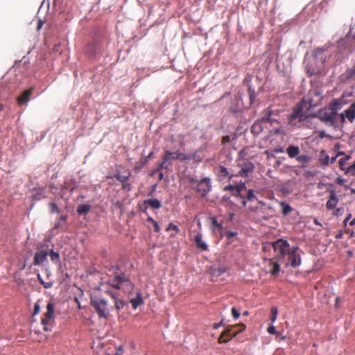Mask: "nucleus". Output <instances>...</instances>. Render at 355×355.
Returning <instances> with one entry per match:
<instances>
[{"label":"nucleus","mask_w":355,"mask_h":355,"mask_svg":"<svg viewBox=\"0 0 355 355\" xmlns=\"http://www.w3.org/2000/svg\"><path fill=\"white\" fill-rule=\"evenodd\" d=\"M106 284L113 288L116 290L123 289L128 293H130L135 286L129 277L125 273L115 274L112 278L107 279Z\"/></svg>","instance_id":"nucleus-1"},{"label":"nucleus","mask_w":355,"mask_h":355,"mask_svg":"<svg viewBox=\"0 0 355 355\" xmlns=\"http://www.w3.org/2000/svg\"><path fill=\"white\" fill-rule=\"evenodd\" d=\"M245 329V325L238 324L234 326H229L220 335L218 342L219 343H227L231 338L236 336L239 333Z\"/></svg>","instance_id":"nucleus-2"},{"label":"nucleus","mask_w":355,"mask_h":355,"mask_svg":"<svg viewBox=\"0 0 355 355\" xmlns=\"http://www.w3.org/2000/svg\"><path fill=\"white\" fill-rule=\"evenodd\" d=\"M91 305L95 309L99 318H108L110 313L107 308V302L105 300L101 298H92Z\"/></svg>","instance_id":"nucleus-3"},{"label":"nucleus","mask_w":355,"mask_h":355,"mask_svg":"<svg viewBox=\"0 0 355 355\" xmlns=\"http://www.w3.org/2000/svg\"><path fill=\"white\" fill-rule=\"evenodd\" d=\"M250 211L257 213L262 219L267 220L272 215L270 213L274 212V209L270 205H266L265 202L258 200L257 205L249 207Z\"/></svg>","instance_id":"nucleus-4"},{"label":"nucleus","mask_w":355,"mask_h":355,"mask_svg":"<svg viewBox=\"0 0 355 355\" xmlns=\"http://www.w3.org/2000/svg\"><path fill=\"white\" fill-rule=\"evenodd\" d=\"M338 113L331 110L328 107L320 110L317 114L318 119L330 126H335Z\"/></svg>","instance_id":"nucleus-5"},{"label":"nucleus","mask_w":355,"mask_h":355,"mask_svg":"<svg viewBox=\"0 0 355 355\" xmlns=\"http://www.w3.org/2000/svg\"><path fill=\"white\" fill-rule=\"evenodd\" d=\"M54 304L52 302H49L46 306V312L42 318V324L45 331L51 330L52 324L54 322Z\"/></svg>","instance_id":"nucleus-6"},{"label":"nucleus","mask_w":355,"mask_h":355,"mask_svg":"<svg viewBox=\"0 0 355 355\" xmlns=\"http://www.w3.org/2000/svg\"><path fill=\"white\" fill-rule=\"evenodd\" d=\"M273 112L270 110H268L267 114L262 117L261 120L259 121H256L253 123L251 128V132L254 135H259L262 130H263V127L262 123H270L272 124L273 122L277 121V119L272 117Z\"/></svg>","instance_id":"nucleus-7"},{"label":"nucleus","mask_w":355,"mask_h":355,"mask_svg":"<svg viewBox=\"0 0 355 355\" xmlns=\"http://www.w3.org/2000/svg\"><path fill=\"white\" fill-rule=\"evenodd\" d=\"M271 245L274 250L277 252L282 258H284V257L292 250L288 242L282 239L272 243Z\"/></svg>","instance_id":"nucleus-8"},{"label":"nucleus","mask_w":355,"mask_h":355,"mask_svg":"<svg viewBox=\"0 0 355 355\" xmlns=\"http://www.w3.org/2000/svg\"><path fill=\"white\" fill-rule=\"evenodd\" d=\"M211 180L209 178H205L198 182L197 186L195 187L197 192H198L202 197H205L211 189Z\"/></svg>","instance_id":"nucleus-9"},{"label":"nucleus","mask_w":355,"mask_h":355,"mask_svg":"<svg viewBox=\"0 0 355 355\" xmlns=\"http://www.w3.org/2000/svg\"><path fill=\"white\" fill-rule=\"evenodd\" d=\"M298 250V247H293L292 250L288 253V262L286 263V266L290 264L293 268H296L300 266L302 261L300 258V255L297 253Z\"/></svg>","instance_id":"nucleus-10"},{"label":"nucleus","mask_w":355,"mask_h":355,"mask_svg":"<svg viewBox=\"0 0 355 355\" xmlns=\"http://www.w3.org/2000/svg\"><path fill=\"white\" fill-rule=\"evenodd\" d=\"M101 50V44L97 40L89 42L84 49V51L89 56H94Z\"/></svg>","instance_id":"nucleus-11"},{"label":"nucleus","mask_w":355,"mask_h":355,"mask_svg":"<svg viewBox=\"0 0 355 355\" xmlns=\"http://www.w3.org/2000/svg\"><path fill=\"white\" fill-rule=\"evenodd\" d=\"M303 105L302 103H298L294 107L292 113L290 115L289 120L292 121L299 119L300 121L305 119L306 116L302 114Z\"/></svg>","instance_id":"nucleus-12"},{"label":"nucleus","mask_w":355,"mask_h":355,"mask_svg":"<svg viewBox=\"0 0 355 355\" xmlns=\"http://www.w3.org/2000/svg\"><path fill=\"white\" fill-rule=\"evenodd\" d=\"M193 241L200 251L208 250V245L202 240V234L200 232L193 236Z\"/></svg>","instance_id":"nucleus-13"},{"label":"nucleus","mask_w":355,"mask_h":355,"mask_svg":"<svg viewBox=\"0 0 355 355\" xmlns=\"http://www.w3.org/2000/svg\"><path fill=\"white\" fill-rule=\"evenodd\" d=\"M254 166L252 162H245L241 169L238 172L237 176L248 177L250 173H252Z\"/></svg>","instance_id":"nucleus-14"},{"label":"nucleus","mask_w":355,"mask_h":355,"mask_svg":"<svg viewBox=\"0 0 355 355\" xmlns=\"http://www.w3.org/2000/svg\"><path fill=\"white\" fill-rule=\"evenodd\" d=\"M48 256L47 251H40L35 254L33 265L40 266L46 259Z\"/></svg>","instance_id":"nucleus-15"},{"label":"nucleus","mask_w":355,"mask_h":355,"mask_svg":"<svg viewBox=\"0 0 355 355\" xmlns=\"http://www.w3.org/2000/svg\"><path fill=\"white\" fill-rule=\"evenodd\" d=\"M130 175V173L128 175H121L120 174L115 175L116 179L121 182L123 189L126 191H130L131 189L130 184L128 182Z\"/></svg>","instance_id":"nucleus-16"},{"label":"nucleus","mask_w":355,"mask_h":355,"mask_svg":"<svg viewBox=\"0 0 355 355\" xmlns=\"http://www.w3.org/2000/svg\"><path fill=\"white\" fill-rule=\"evenodd\" d=\"M338 202V198L336 195L334 191H331V195L329 196V200L327 202L326 207L328 210L334 209Z\"/></svg>","instance_id":"nucleus-17"},{"label":"nucleus","mask_w":355,"mask_h":355,"mask_svg":"<svg viewBox=\"0 0 355 355\" xmlns=\"http://www.w3.org/2000/svg\"><path fill=\"white\" fill-rule=\"evenodd\" d=\"M144 202L146 206L145 207L144 209H142V211H145L147 209L148 206L154 209H158L162 207L161 202L156 198L147 199L145 200Z\"/></svg>","instance_id":"nucleus-18"},{"label":"nucleus","mask_w":355,"mask_h":355,"mask_svg":"<svg viewBox=\"0 0 355 355\" xmlns=\"http://www.w3.org/2000/svg\"><path fill=\"white\" fill-rule=\"evenodd\" d=\"M343 112L345 116H346L347 119L350 123H353L355 120V101L353 102L348 109L345 110Z\"/></svg>","instance_id":"nucleus-19"},{"label":"nucleus","mask_w":355,"mask_h":355,"mask_svg":"<svg viewBox=\"0 0 355 355\" xmlns=\"http://www.w3.org/2000/svg\"><path fill=\"white\" fill-rule=\"evenodd\" d=\"M33 89H28L25 90L22 94L18 98V104L23 105L26 103L29 99L30 96L32 94Z\"/></svg>","instance_id":"nucleus-20"},{"label":"nucleus","mask_w":355,"mask_h":355,"mask_svg":"<svg viewBox=\"0 0 355 355\" xmlns=\"http://www.w3.org/2000/svg\"><path fill=\"white\" fill-rule=\"evenodd\" d=\"M153 157V152H150L148 156L137 162L134 169L135 171L141 170L148 162V160Z\"/></svg>","instance_id":"nucleus-21"},{"label":"nucleus","mask_w":355,"mask_h":355,"mask_svg":"<svg viewBox=\"0 0 355 355\" xmlns=\"http://www.w3.org/2000/svg\"><path fill=\"white\" fill-rule=\"evenodd\" d=\"M196 153H194L193 155H189V154H185L183 153H180L179 151H175V158L180 161L196 159Z\"/></svg>","instance_id":"nucleus-22"},{"label":"nucleus","mask_w":355,"mask_h":355,"mask_svg":"<svg viewBox=\"0 0 355 355\" xmlns=\"http://www.w3.org/2000/svg\"><path fill=\"white\" fill-rule=\"evenodd\" d=\"M286 153L290 158H296L300 153V148L298 146L290 145L286 148Z\"/></svg>","instance_id":"nucleus-23"},{"label":"nucleus","mask_w":355,"mask_h":355,"mask_svg":"<svg viewBox=\"0 0 355 355\" xmlns=\"http://www.w3.org/2000/svg\"><path fill=\"white\" fill-rule=\"evenodd\" d=\"M162 159H165V162H168L170 166H171V162L173 160L177 159L175 158V152H171L168 150H165Z\"/></svg>","instance_id":"nucleus-24"},{"label":"nucleus","mask_w":355,"mask_h":355,"mask_svg":"<svg viewBox=\"0 0 355 355\" xmlns=\"http://www.w3.org/2000/svg\"><path fill=\"white\" fill-rule=\"evenodd\" d=\"M91 208L92 207L90 205L82 204L78 205L76 211L79 215L84 216L87 215L89 212Z\"/></svg>","instance_id":"nucleus-25"},{"label":"nucleus","mask_w":355,"mask_h":355,"mask_svg":"<svg viewBox=\"0 0 355 355\" xmlns=\"http://www.w3.org/2000/svg\"><path fill=\"white\" fill-rule=\"evenodd\" d=\"M130 303L133 309H136L138 306L144 304V300L141 293H137L136 297L130 300Z\"/></svg>","instance_id":"nucleus-26"},{"label":"nucleus","mask_w":355,"mask_h":355,"mask_svg":"<svg viewBox=\"0 0 355 355\" xmlns=\"http://www.w3.org/2000/svg\"><path fill=\"white\" fill-rule=\"evenodd\" d=\"M328 107L334 112H337L338 110L341 109L342 107V102L340 99H334Z\"/></svg>","instance_id":"nucleus-27"},{"label":"nucleus","mask_w":355,"mask_h":355,"mask_svg":"<svg viewBox=\"0 0 355 355\" xmlns=\"http://www.w3.org/2000/svg\"><path fill=\"white\" fill-rule=\"evenodd\" d=\"M217 175L222 180L226 178L229 175V171L227 168L223 166H219L217 168Z\"/></svg>","instance_id":"nucleus-28"},{"label":"nucleus","mask_w":355,"mask_h":355,"mask_svg":"<svg viewBox=\"0 0 355 355\" xmlns=\"http://www.w3.org/2000/svg\"><path fill=\"white\" fill-rule=\"evenodd\" d=\"M319 161L323 166H327L329 164V156L325 153L324 150L321 151Z\"/></svg>","instance_id":"nucleus-29"},{"label":"nucleus","mask_w":355,"mask_h":355,"mask_svg":"<svg viewBox=\"0 0 355 355\" xmlns=\"http://www.w3.org/2000/svg\"><path fill=\"white\" fill-rule=\"evenodd\" d=\"M270 264L272 266V269L270 272L272 276H277L280 271L279 265L277 263L274 262L272 260H270Z\"/></svg>","instance_id":"nucleus-30"},{"label":"nucleus","mask_w":355,"mask_h":355,"mask_svg":"<svg viewBox=\"0 0 355 355\" xmlns=\"http://www.w3.org/2000/svg\"><path fill=\"white\" fill-rule=\"evenodd\" d=\"M280 205L282 207V214L284 216H287L293 211V208L288 204L284 202H282Z\"/></svg>","instance_id":"nucleus-31"},{"label":"nucleus","mask_w":355,"mask_h":355,"mask_svg":"<svg viewBox=\"0 0 355 355\" xmlns=\"http://www.w3.org/2000/svg\"><path fill=\"white\" fill-rule=\"evenodd\" d=\"M49 254L50 256L51 260L53 263H55V264L60 263V255L58 252H55L53 250H51Z\"/></svg>","instance_id":"nucleus-32"},{"label":"nucleus","mask_w":355,"mask_h":355,"mask_svg":"<svg viewBox=\"0 0 355 355\" xmlns=\"http://www.w3.org/2000/svg\"><path fill=\"white\" fill-rule=\"evenodd\" d=\"M243 189H246V187L244 184L238 185L236 188L234 189V191L232 192V194L236 197L243 198V196L241 193Z\"/></svg>","instance_id":"nucleus-33"},{"label":"nucleus","mask_w":355,"mask_h":355,"mask_svg":"<svg viewBox=\"0 0 355 355\" xmlns=\"http://www.w3.org/2000/svg\"><path fill=\"white\" fill-rule=\"evenodd\" d=\"M351 158L350 155H346L344 157H342L339 159V166L342 171H346V168L345 166L347 164V162Z\"/></svg>","instance_id":"nucleus-34"},{"label":"nucleus","mask_w":355,"mask_h":355,"mask_svg":"<svg viewBox=\"0 0 355 355\" xmlns=\"http://www.w3.org/2000/svg\"><path fill=\"white\" fill-rule=\"evenodd\" d=\"M146 220L148 223L152 224L155 232H159L160 231L158 223L156 220H155L151 216H148Z\"/></svg>","instance_id":"nucleus-35"},{"label":"nucleus","mask_w":355,"mask_h":355,"mask_svg":"<svg viewBox=\"0 0 355 355\" xmlns=\"http://www.w3.org/2000/svg\"><path fill=\"white\" fill-rule=\"evenodd\" d=\"M114 307L118 311L122 309L125 304V302L119 299L118 297L116 298H115L114 300Z\"/></svg>","instance_id":"nucleus-36"},{"label":"nucleus","mask_w":355,"mask_h":355,"mask_svg":"<svg viewBox=\"0 0 355 355\" xmlns=\"http://www.w3.org/2000/svg\"><path fill=\"white\" fill-rule=\"evenodd\" d=\"M105 286H106V284H101V290H102L104 293H107V295H110V296L113 300H114L115 298H116V297H117V294H116V293H114V292H113V291H112L109 290V289H107V290L105 289L104 288H105Z\"/></svg>","instance_id":"nucleus-37"},{"label":"nucleus","mask_w":355,"mask_h":355,"mask_svg":"<svg viewBox=\"0 0 355 355\" xmlns=\"http://www.w3.org/2000/svg\"><path fill=\"white\" fill-rule=\"evenodd\" d=\"M296 159L302 164H306L310 161V157L306 155H298V156L296 157Z\"/></svg>","instance_id":"nucleus-38"},{"label":"nucleus","mask_w":355,"mask_h":355,"mask_svg":"<svg viewBox=\"0 0 355 355\" xmlns=\"http://www.w3.org/2000/svg\"><path fill=\"white\" fill-rule=\"evenodd\" d=\"M37 279L39 282L45 288H51L53 286L52 282H46L41 277L40 275H37Z\"/></svg>","instance_id":"nucleus-39"},{"label":"nucleus","mask_w":355,"mask_h":355,"mask_svg":"<svg viewBox=\"0 0 355 355\" xmlns=\"http://www.w3.org/2000/svg\"><path fill=\"white\" fill-rule=\"evenodd\" d=\"M49 206L51 213H58V214L60 213V209L58 207V206L57 205V204H55V202H51L49 203Z\"/></svg>","instance_id":"nucleus-40"},{"label":"nucleus","mask_w":355,"mask_h":355,"mask_svg":"<svg viewBox=\"0 0 355 355\" xmlns=\"http://www.w3.org/2000/svg\"><path fill=\"white\" fill-rule=\"evenodd\" d=\"M277 313H278V311H277V307L272 306L271 308V313H270V320H271L272 322H274L276 320Z\"/></svg>","instance_id":"nucleus-41"},{"label":"nucleus","mask_w":355,"mask_h":355,"mask_svg":"<svg viewBox=\"0 0 355 355\" xmlns=\"http://www.w3.org/2000/svg\"><path fill=\"white\" fill-rule=\"evenodd\" d=\"M225 272H226V268L225 267H219V268L214 270L213 274L216 275V276H220V275L224 274Z\"/></svg>","instance_id":"nucleus-42"},{"label":"nucleus","mask_w":355,"mask_h":355,"mask_svg":"<svg viewBox=\"0 0 355 355\" xmlns=\"http://www.w3.org/2000/svg\"><path fill=\"white\" fill-rule=\"evenodd\" d=\"M246 198L248 201H252L256 198L254 190H252V189L248 190Z\"/></svg>","instance_id":"nucleus-43"},{"label":"nucleus","mask_w":355,"mask_h":355,"mask_svg":"<svg viewBox=\"0 0 355 355\" xmlns=\"http://www.w3.org/2000/svg\"><path fill=\"white\" fill-rule=\"evenodd\" d=\"M212 229L213 230H215L216 229L220 230L223 229L222 225L218 223L215 218L212 219Z\"/></svg>","instance_id":"nucleus-44"},{"label":"nucleus","mask_w":355,"mask_h":355,"mask_svg":"<svg viewBox=\"0 0 355 355\" xmlns=\"http://www.w3.org/2000/svg\"><path fill=\"white\" fill-rule=\"evenodd\" d=\"M268 332L270 334H275V335H279L280 333L279 331H277L275 329V327L273 325H270L268 327L267 329Z\"/></svg>","instance_id":"nucleus-45"},{"label":"nucleus","mask_w":355,"mask_h":355,"mask_svg":"<svg viewBox=\"0 0 355 355\" xmlns=\"http://www.w3.org/2000/svg\"><path fill=\"white\" fill-rule=\"evenodd\" d=\"M168 166H170V164H168V162H165V159H163L162 162L159 164V165L158 166V168L157 170L158 171H160L162 169H168Z\"/></svg>","instance_id":"nucleus-46"},{"label":"nucleus","mask_w":355,"mask_h":355,"mask_svg":"<svg viewBox=\"0 0 355 355\" xmlns=\"http://www.w3.org/2000/svg\"><path fill=\"white\" fill-rule=\"evenodd\" d=\"M346 173H349L352 175H355V163L347 168Z\"/></svg>","instance_id":"nucleus-47"},{"label":"nucleus","mask_w":355,"mask_h":355,"mask_svg":"<svg viewBox=\"0 0 355 355\" xmlns=\"http://www.w3.org/2000/svg\"><path fill=\"white\" fill-rule=\"evenodd\" d=\"M231 311H232V316L235 320H236L239 318L240 313L235 307L232 308Z\"/></svg>","instance_id":"nucleus-48"},{"label":"nucleus","mask_w":355,"mask_h":355,"mask_svg":"<svg viewBox=\"0 0 355 355\" xmlns=\"http://www.w3.org/2000/svg\"><path fill=\"white\" fill-rule=\"evenodd\" d=\"M355 75V65L347 71V76L352 78Z\"/></svg>","instance_id":"nucleus-49"},{"label":"nucleus","mask_w":355,"mask_h":355,"mask_svg":"<svg viewBox=\"0 0 355 355\" xmlns=\"http://www.w3.org/2000/svg\"><path fill=\"white\" fill-rule=\"evenodd\" d=\"M189 183L193 186V188H195L194 185L197 186L198 182H199V180L193 177L189 178Z\"/></svg>","instance_id":"nucleus-50"},{"label":"nucleus","mask_w":355,"mask_h":355,"mask_svg":"<svg viewBox=\"0 0 355 355\" xmlns=\"http://www.w3.org/2000/svg\"><path fill=\"white\" fill-rule=\"evenodd\" d=\"M40 312V304L37 302L34 305V311H33V315H37Z\"/></svg>","instance_id":"nucleus-51"},{"label":"nucleus","mask_w":355,"mask_h":355,"mask_svg":"<svg viewBox=\"0 0 355 355\" xmlns=\"http://www.w3.org/2000/svg\"><path fill=\"white\" fill-rule=\"evenodd\" d=\"M231 141V138L229 135L223 136L222 137V144L223 145H225L226 144L229 143Z\"/></svg>","instance_id":"nucleus-52"},{"label":"nucleus","mask_w":355,"mask_h":355,"mask_svg":"<svg viewBox=\"0 0 355 355\" xmlns=\"http://www.w3.org/2000/svg\"><path fill=\"white\" fill-rule=\"evenodd\" d=\"M224 325H225V324H224V320L223 319V320H221L220 321V322H218V323H214V324H213V328H214V329H218V328H219L220 327H222V326H224Z\"/></svg>","instance_id":"nucleus-53"},{"label":"nucleus","mask_w":355,"mask_h":355,"mask_svg":"<svg viewBox=\"0 0 355 355\" xmlns=\"http://www.w3.org/2000/svg\"><path fill=\"white\" fill-rule=\"evenodd\" d=\"M173 230L177 232L179 231L178 227L173 223H170L168 225V227L167 228V230Z\"/></svg>","instance_id":"nucleus-54"},{"label":"nucleus","mask_w":355,"mask_h":355,"mask_svg":"<svg viewBox=\"0 0 355 355\" xmlns=\"http://www.w3.org/2000/svg\"><path fill=\"white\" fill-rule=\"evenodd\" d=\"M340 121L342 124L345 123L347 119L346 116H345L344 112H342L339 114Z\"/></svg>","instance_id":"nucleus-55"},{"label":"nucleus","mask_w":355,"mask_h":355,"mask_svg":"<svg viewBox=\"0 0 355 355\" xmlns=\"http://www.w3.org/2000/svg\"><path fill=\"white\" fill-rule=\"evenodd\" d=\"M238 185H228L225 187V191H230L232 193L234 191V189L236 188Z\"/></svg>","instance_id":"nucleus-56"},{"label":"nucleus","mask_w":355,"mask_h":355,"mask_svg":"<svg viewBox=\"0 0 355 355\" xmlns=\"http://www.w3.org/2000/svg\"><path fill=\"white\" fill-rule=\"evenodd\" d=\"M248 92H249V95H250V103H252L255 98L254 92L253 90H252L251 89H249Z\"/></svg>","instance_id":"nucleus-57"},{"label":"nucleus","mask_w":355,"mask_h":355,"mask_svg":"<svg viewBox=\"0 0 355 355\" xmlns=\"http://www.w3.org/2000/svg\"><path fill=\"white\" fill-rule=\"evenodd\" d=\"M236 234H237V233L235 232H229L227 233L226 236H227V238L230 239H232V238L236 236Z\"/></svg>","instance_id":"nucleus-58"},{"label":"nucleus","mask_w":355,"mask_h":355,"mask_svg":"<svg viewBox=\"0 0 355 355\" xmlns=\"http://www.w3.org/2000/svg\"><path fill=\"white\" fill-rule=\"evenodd\" d=\"M344 155V153L343 152H339L336 157H334L331 159H329V162L331 164L334 163L336 162V160L337 157L340 156V155Z\"/></svg>","instance_id":"nucleus-59"},{"label":"nucleus","mask_w":355,"mask_h":355,"mask_svg":"<svg viewBox=\"0 0 355 355\" xmlns=\"http://www.w3.org/2000/svg\"><path fill=\"white\" fill-rule=\"evenodd\" d=\"M67 219V215H62L60 217V220L64 222Z\"/></svg>","instance_id":"nucleus-60"},{"label":"nucleus","mask_w":355,"mask_h":355,"mask_svg":"<svg viewBox=\"0 0 355 355\" xmlns=\"http://www.w3.org/2000/svg\"><path fill=\"white\" fill-rule=\"evenodd\" d=\"M122 352H123L122 347H119L118 349V352H116V354L121 355L122 354Z\"/></svg>","instance_id":"nucleus-61"},{"label":"nucleus","mask_w":355,"mask_h":355,"mask_svg":"<svg viewBox=\"0 0 355 355\" xmlns=\"http://www.w3.org/2000/svg\"><path fill=\"white\" fill-rule=\"evenodd\" d=\"M282 191L284 193H285V194H286V193H289V191H288L286 189H285L284 187H283V188L282 189Z\"/></svg>","instance_id":"nucleus-62"},{"label":"nucleus","mask_w":355,"mask_h":355,"mask_svg":"<svg viewBox=\"0 0 355 355\" xmlns=\"http://www.w3.org/2000/svg\"><path fill=\"white\" fill-rule=\"evenodd\" d=\"M352 217V214H349L347 215V216L346 217L345 220V222H347V220H349Z\"/></svg>","instance_id":"nucleus-63"},{"label":"nucleus","mask_w":355,"mask_h":355,"mask_svg":"<svg viewBox=\"0 0 355 355\" xmlns=\"http://www.w3.org/2000/svg\"><path fill=\"white\" fill-rule=\"evenodd\" d=\"M42 21H41V20H40V21H39V22H38V26H37V28H38V29H40V28H42Z\"/></svg>","instance_id":"nucleus-64"}]
</instances>
